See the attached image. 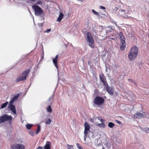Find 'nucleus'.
<instances>
[{
	"label": "nucleus",
	"mask_w": 149,
	"mask_h": 149,
	"mask_svg": "<svg viewBox=\"0 0 149 149\" xmlns=\"http://www.w3.org/2000/svg\"><path fill=\"white\" fill-rule=\"evenodd\" d=\"M51 31V30L50 29H48L46 30L45 31V32L48 33L49 32Z\"/></svg>",
	"instance_id": "f704fd0d"
},
{
	"label": "nucleus",
	"mask_w": 149,
	"mask_h": 149,
	"mask_svg": "<svg viewBox=\"0 0 149 149\" xmlns=\"http://www.w3.org/2000/svg\"><path fill=\"white\" fill-rule=\"evenodd\" d=\"M107 28L108 29V30L110 32H111V30H113L114 29V27L112 26H108L107 27Z\"/></svg>",
	"instance_id": "a878e982"
},
{
	"label": "nucleus",
	"mask_w": 149,
	"mask_h": 149,
	"mask_svg": "<svg viewBox=\"0 0 149 149\" xmlns=\"http://www.w3.org/2000/svg\"><path fill=\"white\" fill-rule=\"evenodd\" d=\"M85 130H84V134H87L90 131V126L89 124L87 122H85L84 124Z\"/></svg>",
	"instance_id": "1a4fd4ad"
},
{
	"label": "nucleus",
	"mask_w": 149,
	"mask_h": 149,
	"mask_svg": "<svg viewBox=\"0 0 149 149\" xmlns=\"http://www.w3.org/2000/svg\"><path fill=\"white\" fill-rule=\"evenodd\" d=\"M8 104V102H6L5 103L3 104H2L1 106V109H3L4 108H5V107H6L7 105Z\"/></svg>",
	"instance_id": "393cba45"
},
{
	"label": "nucleus",
	"mask_w": 149,
	"mask_h": 149,
	"mask_svg": "<svg viewBox=\"0 0 149 149\" xmlns=\"http://www.w3.org/2000/svg\"><path fill=\"white\" fill-rule=\"evenodd\" d=\"M30 134L32 136H33L34 135V133L32 131L30 132Z\"/></svg>",
	"instance_id": "c9c22d12"
},
{
	"label": "nucleus",
	"mask_w": 149,
	"mask_h": 149,
	"mask_svg": "<svg viewBox=\"0 0 149 149\" xmlns=\"http://www.w3.org/2000/svg\"><path fill=\"white\" fill-rule=\"evenodd\" d=\"M82 148V147H81L79 148H78V149H81V148Z\"/></svg>",
	"instance_id": "49530a36"
},
{
	"label": "nucleus",
	"mask_w": 149,
	"mask_h": 149,
	"mask_svg": "<svg viewBox=\"0 0 149 149\" xmlns=\"http://www.w3.org/2000/svg\"><path fill=\"white\" fill-rule=\"evenodd\" d=\"M102 149H104V148L103 147L102 148Z\"/></svg>",
	"instance_id": "3c124183"
},
{
	"label": "nucleus",
	"mask_w": 149,
	"mask_h": 149,
	"mask_svg": "<svg viewBox=\"0 0 149 149\" xmlns=\"http://www.w3.org/2000/svg\"><path fill=\"white\" fill-rule=\"evenodd\" d=\"M106 87H107V92L111 95L113 94V92L112 88L111 87H109L108 86V85Z\"/></svg>",
	"instance_id": "4468645a"
},
{
	"label": "nucleus",
	"mask_w": 149,
	"mask_h": 149,
	"mask_svg": "<svg viewBox=\"0 0 149 149\" xmlns=\"http://www.w3.org/2000/svg\"><path fill=\"white\" fill-rule=\"evenodd\" d=\"M32 124H28L26 125V127L29 130L31 129V127H32Z\"/></svg>",
	"instance_id": "c85d7f7f"
},
{
	"label": "nucleus",
	"mask_w": 149,
	"mask_h": 149,
	"mask_svg": "<svg viewBox=\"0 0 149 149\" xmlns=\"http://www.w3.org/2000/svg\"><path fill=\"white\" fill-rule=\"evenodd\" d=\"M40 127L39 125H38V128L36 130V134H37L38 133L40 132Z\"/></svg>",
	"instance_id": "473e14b6"
},
{
	"label": "nucleus",
	"mask_w": 149,
	"mask_h": 149,
	"mask_svg": "<svg viewBox=\"0 0 149 149\" xmlns=\"http://www.w3.org/2000/svg\"><path fill=\"white\" fill-rule=\"evenodd\" d=\"M67 146L68 149H74L73 148V146L72 145H70L67 144H66Z\"/></svg>",
	"instance_id": "cd10ccee"
},
{
	"label": "nucleus",
	"mask_w": 149,
	"mask_h": 149,
	"mask_svg": "<svg viewBox=\"0 0 149 149\" xmlns=\"http://www.w3.org/2000/svg\"><path fill=\"white\" fill-rule=\"evenodd\" d=\"M41 25L42 26V24H41Z\"/></svg>",
	"instance_id": "5fc2aeb1"
},
{
	"label": "nucleus",
	"mask_w": 149,
	"mask_h": 149,
	"mask_svg": "<svg viewBox=\"0 0 149 149\" xmlns=\"http://www.w3.org/2000/svg\"><path fill=\"white\" fill-rule=\"evenodd\" d=\"M17 143H15L12 145L10 147V149H17Z\"/></svg>",
	"instance_id": "a211bd4d"
},
{
	"label": "nucleus",
	"mask_w": 149,
	"mask_h": 149,
	"mask_svg": "<svg viewBox=\"0 0 149 149\" xmlns=\"http://www.w3.org/2000/svg\"><path fill=\"white\" fill-rule=\"evenodd\" d=\"M119 37H122V36H124L123 35V34H122V32H120L119 34Z\"/></svg>",
	"instance_id": "4c0bfd02"
},
{
	"label": "nucleus",
	"mask_w": 149,
	"mask_h": 149,
	"mask_svg": "<svg viewBox=\"0 0 149 149\" xmlns=\"http://www.w3.org/2000/svg\"><path fill=\"white\" fill-rule=\"evenodd\" d=\"M138 48L136 46L132 47L129 52L128 56L129 59L131 61L135 59L138 53Z\"/></svg>",
	"instance_id": "f257e3e1"
},
{
	"label": "nucleus",
	"mask_w": 149,
	"mask_h": 149,
	"mask_svg": "<svg viewBox=\"0 0 149 149\" xmlns=\"http://www.w3.org/2000/svg\"><path fill=\"white\" fill-rule=\"evenodd\" d=\"M100 80L103 83L104 85L105 86H106L107 85V83L106 81V79L105 77L102 74L100 75Z\"/></svg>",
	"instance_id": "9d476101"
},
{
	"label": "nucleus",
	"mask_w": 149,
	"mask_h": 149,
	"mask_svg": "<svg viewBox=\"0 0 149 149\" xmlns=\"http://www.w3.org/2000/svg\"><path fill=\"white\" fill-rule=\"evenodd\" d=\"M96 118H97L98 120H100V122L102 123H103L104 121V120L101 119L99 117H97Z\"/></svg>",
	"instance_id": "72a5a7b5"
},
{
	"label": "nucleus",
	"mask_w": 149,
	"mask_h": 149,
	"mask_svg": "<svg viewBox=\"0 0 149 149\" xmlns=\"http://www.w3.org/2000/svg\"><path fill=\"white\" fill-rule=\"evenodd\" d=\"M87 134H84V140H86V138L87 137Z\"/></svg>",
	"instance_id": "a19ab883"
},
{
	"label": "nucleus",
	"mask_w": 149,
	"mask_h": 149,
	"mask_svg": "<svg viewBox=\"0 0 149 149\" xmlns=\"http://www.w3.org/2000/svg\"><path fill=\"white\" fill-rule=\"evenodd\" d=\"M51 143L49 141H47L46 144L43 147L44 149H51Z\"/></svg>",
	"instance_id": "f8f14e48"
},
{
	"label": "nucleus",
	"mask_w": 149,
	"mask_h": 149,
	"mask_svg": "<svg viewBox=\"0 0 149 149\" xmlns=\"http://www.w3.org/2000/svg\"><path fill=\"white\" fill-rule=\"evenodd\" d=\"M148 114H147L145 112H144L143 113H138L135 114L134 115V117L135 118L139 119L143 117L148 118Z\"/></svg>",
	"instance_id": "6e6552de"
},
{
	"label": "nucleus",
	"mask_w": 149,
	"mask_h": 149,
	"mask_svg": "<svg viewBox=\"0 0 149 149\" xmlns=\"http://www.w3.org/2000/svg\"><path fill=\"white\" fill-rule=\"evenodd\" d=\"M90 120L91 121V122H92L93 123V120L92 119H91V118L90 119Z\"/></svg>",
	"instance_id": "c03bdc74"
},
{
	"label": "nucleus",
	"mask_w": 149,
	"mask_h": 149,
	"mask_svg": "<svg viewBox=\"0 0 149 149\" xmlns=\"http://www.w3.org/2000/svg\"><path fill=\"white\" fill-rule=\"evenodd\" d=\"M58 57V55H56L55 57V58H53L52 61L53 63H54L55 66H56V68L58 69V67L57 65V59Z\"/></svg>",
	"instance_id": "ddd939ff"
},
{
	"label": "nucleus",
	"mask_w": 149,
	"mask_h": 149,
	"mask_svg": "<svg viewBox=\"0 0 149 149\" xmlns=\"http://www.w3.org/2000/svg\"><path fill=\"white\" fill-rule=\"evenodd\" d=\"M17 149H25V147L23 144L17 143Z\"/></svg>",
	"instance_id": "dca6fc26"
},
{
	"label": "nucleus",
	"mask_w": 149,
	"mask_h": 149,
	"mask_svg": "<svg viewBox=\"0 0 149 149\" xmlns=\"http://www.w3.org/2000/svg\"><path fill=\"white\" fill-rule=\"evenodd\" d=\"M81 149H83V148H81Z\"/></svg>",
	"instance_id": "864d4df0"
},
{
	"label": "nucleus",
	"mask_w": 149,
	"mask_h": 149,
	"mask_svg": "<svg viewBox=\"0 0 149 149\" xmlns=\"http://www.w3.org/2000/svg\"><path fill=\"white\" fill-rule=\"evenodd\" d=\"M19 94H17L15 95L13 98L10 101V104H13V103L17 100V98L18 97Z\"/></svg>",
	"instance_id": "2eb2a0df"
},
{
	"label": "nucleus",
	"mask_w": 149,
	"mask_h": 149,
	"mask_svg": "<svg viewBox=\"0 0 149 149\" xmlns=\"http://www.w3.org/2000/svg\"><path fill=\"white\" fill-rule=\"evenodd\" d=\"M97 125L99 127L101 128H104L105 127V125L103 123H98Z\"/></svg>",
	"instance_id": "4be33fe9"
},
{
	"label": "nucleus",
	"mask_w": 149,
	"mask_h": 149,
	"mask_svg": "<svg viewBox=\"0 0 149 149\" xmlns=\"http://www.w3.org/2000/svg\"><path fill=\"white\" fill-rule=\"evenodd\" d=\"M30 70L28 69L24 71L22 74L19 77H17L16 79L17 82H19L21 81H24L28 77V74L30 72Z\"/></svg>",
	"instance_id": "f03ea898"
},
{
	"label": "nucleus",
	"mask_w": 149,
	"mask_h": 149,
	"mask_svg": "<svg viewBox=\"0 0 149 149\" xmlns=\"http://www.w3.org/2000/svg\"><path fill=\"white\" fill-rule=\"evenodd\" d=\"M13 104H10V103L8 104V107L10 110L14 114H16V112L15 110V105H13Z\"/></svg>",
	"instance_id": "9b49d317"
},
{
	"label": "nucleus",
	"mask_w": 149,
	"mask_h": 149,
	"mask_svg": "<svg viewBox=\"0 0 149 149\" xmlns=\"http://www.w3.org/2000/svg\"><path fill=\"white\" fill-rule=\"evenodd\" d=\"M100 8L103 10H104L105 9V8L104 7L102 6H100Z\"/></svg>",
	"instance_id": "e433bc0d"
},
{
	"label": "nucleus",
	"mask_w": 149,
	"mask_h": 149,
	"mask_svg": "<svg viewBox=\"0 0 149 149\" xmlns=\"http://www.w3.org/2000/svg\"><path fill=\"white\" fill-rule=\"evenodd\" d=\"M132 94H130L129 96L130 98L129 99V100L130 99L131 101L135 99V97L134 96H132Z\"/></svg>",
	"instance_id": "c756f323"
},
{
	"label": "nucleus",
	"mask_w": 149,
	"mask_h": 149,
	"mask_svg": "<svg viewBox=\"0 0 149 149\" xmlns=\"http://www.w3.org/2000/svg\"><path fill=\"white\" fill-rule=\"evenodd\" d=\"M86 36L87 38L86 40L89 43V46L92 48L94 47V41L91 34L88 32L86 34Z\"/></svg>",
	"instance_id": "20e7f679"
},
{
	"label": "nucleus",
	"mask_w": 149,
	"mask_h": 149,
	"mask_svg": "<svg viewBox=\"0 0 149 149\" xmlns=\"http://www.w3.org/2000/svg\"><path fill=\"white\" fill-rule=\"evenodd\" d=\"M45 123L47 124H49L51 122V120L49 118L46 119L45 120Z\"/></svg>",
	"instance_id": "bb28decb"
},
{
	"label": "nucleus",
	"mask_w": 149,
	"mask_h": 149,
	"mask_svg": "<svg viewBox=\"0 0 149 149\" xmlns=\"http://www.w3.org/2000/svg\"><path fill=\"white\" fill-rule=\"evenodd\" d=\"M116 122L118 124H120L121 123V122L120 121L118 120H115Z\"/></svg>",
	"instance_id": "ea45409f"
},
{
	"label": "nucleus",
	"mask_w": 149,
	"mask_h": 149,
	"mask_svg": "<svg viewBox=\"0 0 149 149\" xmlns=\"http://www.w3.org/2000/svg\"><path fill=\"white\" fill-rule=\"evenodd\" d=\"M102 15H104L105 17H107V15L105 14H102Z\"/></svg>",
	"instance_id": "a18cd8bd"
},
{
	"label": "nucleus",
	"mask_w": 149,
	"mask_h": 149,
	"mask_svg": "<svg viewBox=\"0 0 149 149\" xmlns=\"http://www.w3.org/2000/svg\"><path fill=\"white\" fill-rule=\"evenodd\" d=\"M29 13H30V14H31V12L30 11H29Z\"/></svg>",
	"instance_id": "de8ad7c7"
},
{
	"label": "nucleus",
	"mask_w": 149,
	"mask_h": 149,
	"mask_svg": "<svg viewBox=\"0 0 149 149\" xmlns=\"http://www.w3.org/2000/svg\"><path fill=\"white\" fill-rule=\"evenodd\" d=\"M36 149H42V147H41L40 146H39Z\"/></svg>",
	"instance_id": "79ce46f5"
},
{
	"label": "nucleus",
	"mask_w": 149,
	"mask_h": 149,
	"mask_svg": "<svg viewBox=\"0 0 149 149\" xmlns=\"http://www.w3.org/2000/svg\"><path fill=\"white\" fill-rule=\"evenodd\" d=\"M47 111L49 113H51L52 111V109L51 108V106H49L47 108Z\"/></svg>",
	"instance_id": "b1692460"
},
{
	"label": "nucleus",
	"mask_w": 149,
	"mask_h": 149,
	"mask_svg": "<svg viewBox=\"0 0 149 149\" xmlns=\"http://www.w3.org/2000/svg\"><path fill=\"white\" fill-rule=\"evenodd\" d=\"M111 39H113V38H111Z\"/></svg>",
	"instance_id": "8fccbe9b"
},
{
	"label": "nucleus",
	"mask_w": 149,
	"mask_h": 149,
	"mask_svg": "<svg viewBox=\"0 0 149 149\" xmlns=\"http://www.w3.org/2000/svg\"><path fill=\"white\" fill-rule=\"evenodd\" d=\"M53 97V96H51L48 99V100H50V99L52 98Z\"/></svg>",
	"instance_id": "37998d69"
},
{
	"label": "nucleus",
	"mask_w": 149,
	"mask_h": 149,
	"mask_svg": "<svg viewBox=\"0 0 149 149\" xmlns=\"http://www.w3.org/2000/svg\"><path fill=\"white\" fill-rule=\"evenodd\" d=\"M37 4L38 5H42V1L41 0H39L37 2Z\"/></svg>",
	"instance_id": "2f4dec72"
},
{
	"label": "nucleus",
	"mask_w": 149,
	"mask_h": 149,
	"mask_svg": "<svg viewBox=\"0 0 149 149\" xmlns=\"http://www.w3.org/2000/svg\"><path fill=\"white\" fill-rule=\"evenodd\" d=\"M92 11L94 14L97 16L99 15V13L95 11L94 9L92 10Z\"/></svg>",
	"instance_id": "7c9ffc66"
},
{
	"label": "nucleus",
	"mask_w": 149,
	"mask_h": 149,
	"mask_svg": "<svg viewBox=\"0 0 149 149\" xmlns=\"http://www.w3.org/2000/svg\"><path fill=\"white\" fill-rule=\"evenodd\" d=\"M12 118V117L11 115L4 114L0 116V124L4 123L6 121L9 122L10 123Z\"/></svg>",
	"instance_id": "7ed1b4c3"
},
{
	"label": "nucleus",
	"mask_w": 149,
	"mask_h": 149,
	"mask_svg": "<svg viewBox=\"0 0 149 149\" xmlns=\"http://www.w3.org/2000/svg\"><path fill=\"white\" fill-rule=\"evenodd\" d=\"M140 128L143 130L145 131L146 133H149V128L148 127H146L144 129L142 128V127H140Z\"/></svg>",
	"instance_id": "aec40b11"
},
{
	"label": "nucleus",
	"mask_w": 149,
	"mask_h": 149,
	"mask_svg": "<svg viewBox=\"0 0 149 149\" xmlns=\"http://www.w3.org/2000/svg\"><path fill=\"white\" fill-rule=\"evenodd\" d=\"M105 33H107V31H106Z\"/></svg>",
	"instance_id": "603ef678"
},
{
	"label": "nucleus",
	"mask_w": 149,
	"mask_h": 149,
	"mask_svg": "<svg viewBox=\"0 0 149 149\" xmlns=\"http://www.w3.org/2000/svg\"><path fill=\"white\" fill-rule=\"evenodd\" d=\"M104 99L101 97H96L94 100V103L95 104L99 106L102 104L104 102Z\"/></svg>",
	"instance_id": "423d86ee"
},
{
	"label": "nucleus",
	"mask_w": 149,
	"mask_h": 149,
	"mask_svg": "<svg viewBox=\"0 0 149 149\" xmlns=\"http://www.w3.org/2000/svg\"><path fill=\"white\" fill-rule=\"evenodd\" d=\"M63 13H61L56 20L57 21L60 22L61 21L63 17Z\"/></svg>",
	"instance_id": "f3484780"
},
{
	"label": "nucleus",
	"mask_w": 149,
	"mask_h": 149,
	"mask_svg": "<svg viewBox=\"0 0 149 149\" xmlns=\"http://www.w3.org/2000/svg\"><path fill=\"white\" fill-rule=\"evenodd\" d=\"M121 43L125 42V38L124 36L120 37Z\"/></svg>",
	"instance_id": "5701e85b"
},
{
	"label": "nucleus",
	"mask_w": 149,
	"mask_h": 149,
	"mask_svg": "<svg viewBox=\"0 0 149 149\" xmlns=\"http://www.w3.org/2000/svg\"><path fill=\"white\" fill-rule=\"evenodd\" d=\"M32 8L34 10L36 15L40 16L42 14L43 11L39 6L37 5H34L32 6Z\"/></svg>",
	"instance_id": "39448f33"
},
{
	"label": "nucleus",
	"mask_w": 149,
	"mask_h": 149,
	"mask_svg": "<svg viewBox=\"0 0 149 149\" xmlns=\"http://www.w3.org/2000/svg\"><path fill=\"white\" fill-rule=\"evenodd\" d=\"M76 145L78 148L81 147V146L78 143H77Z\"/></svg>",
	"instance_id": "58836bf2"
},
{
	"label": "nucleus",
	"mask_w": 149,
	"mask_h": 149,
	"mask_svg": "<svg viewBox=\"0 0 149 149\" xmlns=\"http://www.w3.org/2000/svg\"><path fill=\"white\" fill-rule=\"evenodd\" d=\"M116 13L118 16H122L125 18L129 17L124 10L120 9L117 11Z\"/></svg>",
	"instance_id": "0eeeda50"
},
{
	"label": "nucleus",
	"mask_w": 149,
	"mask_h": 149,
	"mask_svg": "<svg viewBox=\"0 0 149 149\" xmlns=\"http://www.w3.org/2000/svg\"><path fill=\"white\" fill-rule=\"evenodd\" d=\"M115 25H116V26L117 25V24L116 23H115Z\"/></svg>",
	"instance_id": "09e8293b"
},
{
	"label": "nucleus",
	"mask_w": 149,
	"mask_h": 149,
	"mask_svg": "<svg viewBox=\"0 0 149 149\" xmlns=\"http://www.w3.org/2000/svg\"><path fill=\"white\" fill-rule=\"evenodd\" d=\"M114 126V124L112 122H109L108 124V126L111 128H113Z\"/></svg>",
	"instance_id": "412c9836"
},
{
	"label": "nucleus",
	"mask_w": 149,
	"mask_h": 149,
	"mask_svg": "<svg viewBox=\"0 0 149 149\" xmlns=\"http://www.w3.org/2000/svg\"><path fill=\"white\" fill-rule=\"evenodd\" d=\"M121 43V45L120 46V49L121 50L123 51L124 50L125 48V42Z\"/></svg>",
	"instance_id": "6ab92c4d"
}]
</instances>
